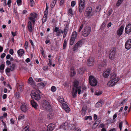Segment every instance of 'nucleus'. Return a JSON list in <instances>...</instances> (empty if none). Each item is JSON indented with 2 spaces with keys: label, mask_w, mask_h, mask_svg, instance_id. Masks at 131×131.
I'll list each match as a JSON object with an SVG mask.
<instances>
[{
  "label": "nucleus",
  "mask_w": 131,
  "mask_h": 131,
  "mask_svg": "<svg viewBox=\"0 0 131 131\" xmlns=\"http://www.w3.org/2000/svg\"><path fill=\"white\" fill-rule=\"evenodd\" d=\"M6 63L7 66H8L11 64L10 61L9 60H7L6 61Z\"/></svg>",
  "instance_id": "64"
},
{
  "label": "nucleus",
  "mask_w": 131,
  "mask_h": 131,
  "mask_svg": "<svg viewBox=\"0 0 131 131\" xmlns=\"http://www.w3.org/2000/svg\"><path fill=\"white\" fill-rule=\"evenodd\" d=\"M75 39L71 38L70 40L69 44L70 46L74 44L75 40Z\"/></svg>",
  "instance_id": "37"
},
{
  "label": "nucleus",
  "mask_w": 131,
  "mask_h": 131,
  "mask_svg": "<svg viewBox=\"0 0 131 131\" xmlns=\"http://www.w3.org/2000/svg\"><path fill=\"white\" fill-rule=\"evenodd\" d=\"M42 69L44 71L47 70L48 69V67L47 66H44L43 67Z\"/></svg>",
  "instance_id": "63"
},
{
  "label": "nucleus",
  "mask_w": 131,
  "mask_h": 131,
  "mask_svg": "<svg viewBox=\"0 0 131 131\" xmlns=\"http://www.w3.org/2000/svg\"><path fill=\"white\" fill-rule=\"evenodd\" d=\"M46 14L44 13V15L43 16L42 22V24L45 23L47 20V16L48 14H47V13Z\"/></svg>",
  "instance_id": "29"
},
{
  "label": "nucleus",
  "mask_w": 131,
  "mask_h": 131,
  "mask_svg": "<svg viewBox=\"0 0 131 131\" xmlns=\"http://www.w3.org/2000/svg\"><path fill=\"white\" fill-rule=\"evenodd\" d=\"M56 0H54L50 4V6L52 8H53L55 6L56 2Z\"/></svg>",
  "instance_id": "40"
},
{
  "label": "nucleus",
  "mask_w": 131,
  "mask_h": 131,
  "mask_svg": "<svg viewBox=\"0 0 131 131\" xmlns=\"http://www.w3.org/2000/svg\"><path fill=\"white\" fill-rule=\"evenodd\" d=\"M110 76L111 80L108 82L107 85L109 86L112 87L119 80V79L114 72L111 73Z\"/></svg>",
  "instance_id": "1"
},
{
  "label": "nucleus",
  "mask_w": 131,
  "mask_h": 131,
  "mask_svg": "<svg viewBox=\"0 0 131 131\" xmlns=\"http://www.w3.org/2000/svg\"><path fill=\"white\" fill-rule=\"evenodd\" d=\"M59 27H56L54 29V32H56L58 31H59Z\"/></svg>",
  "instance_id": "61"
},
{
  "label": "nucleus",
  "mask_w": 131,
  "mask_h": 131,
  "mask_svg": "<svg viewBox=\"0 0 131 131\" xmlns=\"http://www.w3.org/2000/svg\"><path fill=\"white\" fill-rule=\"evenodd\" d=\"M17 67V66L15 64L12 63V65L10 66L11 71H14Z\"/></svg>",
  "instance_id": "25"
},
{
  "label": "nucleus",
  "mask_w": 131,
  "mask_h": 131,
  "mask_svg": "<svg viewBox=\"0 0 131 131\" xmlns=\"http://www.w3.org/2000/svg\"><path fill=\"white\" fill-rule=\"evenodd\" d=\"M28 43L27 41H26L25 42L24 46L25 49H26L28 47Z\"/></svg>",
  "instance_id": "59"
},
{
  "label": "nucleus",
  "mask_w": 131,
  "mask_h": 131,
  "mask_svg": "<svg viewBox=\"0 0 131 131\" xmlns=\"http://www.w3.org/2000/svg\"><path fill=\"white\" fill-rule=\"evenodd\" d=\"M124 29L123 26H122L120 27L117 31V34L119 36H121L122 34Z\"/></svg>",
  "instance_id": "18"
},
{
  "label": "nucleus",
  "mask_w": 131,
  "mask_h": 131,
  "mask_svg": "<svg viewBox=\"0 0 131 131\" xmlns=\"http://www.w3.org/2000/svg\"><path fill=\"white\" fill-rule=\"evenodd\" d=\"M70 72V77H73L76 75V71L75 70L74 67L72 66L71 68Z\"/></svg>",
  "instance_id": "16"
},
{
  "label": "nucleus",
  "mask_w": 131,
  "mask_h": 131,
  "mask_svg": "<svg viewBox=\"0 0 131 131\" xmlns=\"http://www.w3.org/2000/svg\"><path fill=\"white\" fill-rule=\"evenodd\" d=\"M21 0H17L16 2L17 5L18 6L21 5H22Z\"/></svg>",
  "instance_id": "46"
},
{
  "label": "nucleus",
  "mask_w": 131,
  "mask_h": 131,
  "mask_svg": "<svg viewBox=\"0 0 131 131\" xmlns=\"http://www.w3.org/2000/svg\"><path fill=\"white\" fill-rule=\"evenodd\" d=\"M30 95L33 99L38 101L41 99L40 95L39 92L36 90H32L30 94Z\"/></svg>",
  "instance_id": "3"
},
{
  "label": "nucleus",
  "mask_w": 131,
  "mask_h": 131,
  "mask_svg": "<svg viewBox=\"0 0 131 131\" xmlns=\"http://www.w3.org/2000/svg\"><path fill=\"white\" fill-rule=\"evenodd\" d=\"M111 70L109 69H107L103 74V76L105 78H107L109 75Z\"/></svg>",
  "instance_id": "20"
},
{
  "label": "nucleus",
  "mask_w": 131,
  "mask_h": 131,
  "mask_svg": "<svg viewBox=\"0 0 131 131\" xmlns=\"http://www.w3.org/2000/svg\"><path fill=\"white\" fill-rule=\"evenodd\" d=\"M124 0H118L116 4V6H119L123 2Z\"/></svg>",
  "instance_id": "39"
},
{
  "label": "nucleus",
  "mask_w": 131,
  "mask_h": 131,
  "mask_svg": "<svg viewBox=\"0 0 131 131\" xmlns=\"http://www.w3.org/2000/svg\"><path fill=\"white\" fill-rule=\"evenodd\" d=\"M29 20H31L34 24H35L36 21V19L35 18L32 17H30L29 18Z\"/></svg>",
  "instance_id": "43"
},
{
  "label": "nucleus",
  "mask_w": 131,
  "mask_h": 131,
  "mask_svg": "<svg viewBox=\"0 0 131 131\" xmlns=\"http://www.w3.org/2000/svg\"><path fill=\"white\" fill-rule=\"evenodd\" d=\"M63 86L65 87H68L69 86V83L68 82L66 81L63 84Z\"/></svg>",
  "instance_id": "57"
},
{
  "label": "nucleus",
  "mask_w": 131,
  "mask_h": 131,
  "mask_svg": "<svg viewBox=\"0 0 131 131\" xmlns=\"http://www.w3.org/2000/svg\"><path fill=\"white\" fill-rule=\"evenodd\" d=\"M45 84H44L42 82H41L38 83V85L39 86H40L41 88H43L46 85Z\"/></svg>",
  "instance_id": "36"
},
{
  "label": "nucleus",
  "mask_w": 131,
  "mask_h": 131,
  "mask_svg": "<svg viewBox=\"0 0 131 131\" xmlns=\"http://www.w3.org/2000/svg\"><path fill=\"white\" fill-rule=\"evenodd\" d=\"M87 64L89 66H93L94 63V58L92 57H90L87 60Z\"/></svg>",
  "instance_id": "11"
},
{
  "label": "nucleus",
  "mask_w": 131,
  "mask_h": 131,
  "mask_svg": "<svg viewBox=\"0 0 131 131\" xmlns=\"http://www.w3.org/2000/svg\"><path fill=\"white\" fill-rule=\"evenodd\" d=\"M72 10L71 8H70L69 9L68 11V15L69 16H71L72 15Z\"/></svg>",
  "instance_id": "38"
},
{
  "label": "nucleus",
  "mask_w": 131,
  "mask_h": 131,
  "mask_svg": "<svg viewBox=\"0 0 131 131\" xmlns=\"http://www.w3.org/2000/svg\"><path fill=\"white\" fill-rule=\"evenodd\" d=\"M30 103L32 106L34 107L35 110L38 109V104L34 100H31Z\"/></svg>",
  "instance_id": "22"
},
{
  "label": "nucleus",
  "mask_w": 131,
  "mask_h": 131,
  "mask_svg": "<svg viewBox=\"0 0 131 131\" xmlns=\"http://www.w3.org/2000/svg\"><path fill=\"white\" fill-rule=\"evenodd\" d=\"M24 52V51L23 49H20L17 51V53L19 56H21Z\"/></svg>",
  "instance_id": "26"
},
{
  "label": "nucleus",
  "mask_w": 131,
  "mask_h": 131,
  "mask_svg": "<svg viewBox=\"0 0 131 131\" xmlns=\"http://www.w3.org/2000/svg\"><path fill=\"white\" fill-rule=\"evenodd\" d=\"M89 82L90 85L93 86H96L97 83L96 79L92 75H90L89 77Z\"/></svg>",
  "instance_id": "6"
},
{
  "label": "nucleus",
  "mask_w": 131,
  "mask_h": 131,
  "mask_svg": "<svg viewBox=\"0 0 131 131\" xmlns=\"http://www.w3.org/2000/svg\"><path fill=\"white\" fill-rule=\"evenodd\" d=\"M56 90V88L55 86H52L51 88V91L53 92H55Z\"/></svg>",
  "instance_id": "41"
},
{
  "label": "nucleus",
  "mask_w": 131,
  "mask_h": 131,
  "mask_svg": "<svg viewBox=\"0 0 131 131\" xmlns=\"http://www.w3.org/2000/svg\"><path fill=\"white\" fill-rule=\"evenodd\" d=\"M43 106L44 108L47 110H49L51 108V106L49 103L46 100L43 101Z\"/></svg>",
  "instance_id": "10"
},
{
  "label": "nucleus",
  "mask_w": 131,
  "mask_h": 131,
  "mask_svg": "<svg viewBox=\"0 0 131 131\" xmlns=\"http://www.w3.org/2000/svg\"><path fill=\"white\" fill-rule=\"evenodd\" d=\"M58 101L61 104L63 103L64 102V100L63 97H62L60 96H59L58 98Z\"/></svg>",
  "instance_id": "30"
},
{
  "label": "nucleus",
  "mask_w": 131,
  "mask_h": 131,
  "mask_svg": "<svg viewBox=\"0 0 131 131\" xmlns=\"http://www.w3.org/2000/svg\"><path fill=\"white\" fill-rule=\"evenodd\" d=\"M85 39H82L78 41L75 44L72 48L74 52H77L79 48L81 47L82 45L84 43Z\"/></svg>",
  "instance_id": "2"
},
{
  "label": "nucleus",
  "mask_w": 131,
  "mask_h": 131,
  "mask_svg": "<svg viewBox=\"0 0 131 131\" xmlns=\"http://www.w3.org/2000/svg\"><path fill=\"white\" fill-rule=\"evenodd\" d=\"M21 110L24 112H26L28 110V107L25 104H23L20 107Z\"/></svg>",
  "instance_id": "19"
},
{
  "label": "nucleus",
  "mask_w": 131,
  "mask_h": 131,
  "mask_svg": "<svg viewBox=\"0 0 131 131\" xmlns=\"http://www.w3.org/2000/svg\"><path fill=\"white\" fill-rule=\"evenodd\" d=\"M34 81H33V79L32 77H30L29 78L28 80V82L29 83L32 85L34 84Z\"/></svg>",
  "instance_id": "34"
},
{
  "label": "nucleus",
  "mask_w": 131,
  "mask_h": 131,
  "mask_svg": "<svg viewBox=\"0 0 131 131\" xmlns=\"http://www.w3.org/2000/svg\"><path fill=\"white\" fill-rule=\"evenodd\" d=\"M81 91L80 92V93H78L79 91L78 90L72 89V93L73 97V98H74L76 96L77 92L78 94H81Z\"/></svg>",
  "instance_id": "17"
},
{
  "label": "nucleus",
  "mask_w": 131,
  "mask_h": 131,
  "mask_svg": "<svg viewBox=\"0 0 131 131\" xmlns=\"http://www.w3.org/2000/svg\"><path fill=\"white\" fill-rule=\"evenodd\" d=\"M48 60H49V63L48 64V65L49 66H51L52 65V59H49Z\"/></svg>",
  "instance_id": "51"
},
{
  "label": "nucleus",
  "mask_w": 131,
  "mask_h": 131,
  "mask_svg": "<svg viewBox=\"0 0 131 131\" xmlns=\"http://www.w3.org/2000/svg\"><path fill=\"white\" fill-rule=\"evenodd\" d=\"M126 102V99H124L121 102L119 103V105L120 106H122Z\"/></svg>",
  "instance_id": "50"
},
{
  "label": "nucleus",
  "mask_w": 131,
  "mask_h": 131,
  "mask_svg": "<svg viewBox=\"0 0 131 131\" xmlns=\"http://www.w3.org/2000/svg\"><path fill=\"white\" fill-rule=\"evenodd\" d=\"M85 0H80L78 7V10L79 13H81L83 11L85 7Z\"/></svg>",
  "instance_id": "4"
},
{
  "label": "nucleus",
  "mask_w": 131,
  "mask_h": 131,
  "mask_svg": "<svg viewBox=\"0 0 131 131\" xmlns=\"http://www.w3.org/2000/svg\"><path fill=\"white\" fill-rule=\"evenodd\" d=\"M15 95L17 98L18 99H19L20 97V93L18 91L16 93Z\"/></svg>",
  "instance_id": "49"
},
{
  "label": "nucleus",
  "mask_w": 131,
  "mask_h": 131,
  "mask_svg": "<svg viewBox=\"0 0 131 131\" xmlns=\"http://www.w3.org/2000/svg\"><path fill=\"white\" fill-rule=\"evenodd\" d=\"M5 65L4 64H2L0 66V69L1 70H4Z\"/></svg>",
  "instance_id": "56"
},
{
  "label": "nucleus",
  "mask_w": 131,
  "mask_h": 131,
  "mask_svg": "<svg viewBox=\"0 0 131 131\" xmlns=\"http://www.w3.org/2000/svg\"><path fill=\"white\" fill-rule=\"evenodd\" d=\"M67 40L66 39L64 40V42L63 43V48L64 49L66 48V47L67 46Z\"/></svg>",
  "instance_id": "31"
},
{
  "label": "nucleus",
  "mask_w": 131,
  "mask_h": 131,
  "mask_svg": "<svg viewBox=\"0 0 131 131\" xmlns=\"http://www.w3.org/2000/svg\"><path fill=\"white\" fill-rule=\"evenodd\" d=\"M91 30V27L89 26H87L84 28L82 31V35L84 37L88 36L90 34Z\"/></svg>",
  "instance_id": "5"
},
{
  "label": "nucleus",
  "mask_w": 131,
  "mask_h": 131,
  "mask_svg": "<svg viewBox=\"0 0 131 131\" xmlns=\"http://www.w3.org/2000/svg\"><path fill=\"white\" fill-rule=\"evenodd\" d=\"M24 115L21 114L18 117V120H20L24 119Z\"/></svg>",
  "instance_id": "44"
},
{
  "label": "nucleus",
  "mask_w": 131,
  "mask_h": 131,
  "mask_svg": "<svg viewBox=\"0 0 131 131\" xmlns=\"http://www.w3.org/2000/svg\"><path fill=\"white\" fill-rule=\"evenodd\" d=\"M47 131H52L53 129L49 125H48L47 127Z\"/></svg>",
  "instance_id": "53"
},
{
  "label": "nucleus",
  "mask_w": 131,
  "mask_h": 131,
  "mask_svg": "<svg viewBox=\"0 0 131 131\" xmlns=\"http://www.w3.org/2000/svg\"><path fill=\"white\" fill-rule=\"evenodd\" d=\"M13 12L15 15L17 16L18 15L17 9L15 8H13Z\"/></svg>",
  "instance_id": "45"
},
{
  "label": "nucleus",
  "mask_w": 131,
  "mask_h": 131,
  "mask_svg": "<svg viewBox=\"0 0 131 131\" xmlns=\"http://www.w3.org/2000/svg\"><path fill=\"white\" fill-rule=\"evenodd\" d=\"M125 47L126 49L127 50H129L131 48V39H129L126 41Z\"/></svg>",
  "instance_id": "12"
},
{
  "label": "nucleus",
  "mask_w": 131,
  "mask_h": 131,
  "mask_svg": "<svg viewBox=\"0 0 131 131\" xmlns=\"http://www.w3.org/2000/svg\"><path fill=\"white\" fill-rule=\"evenodd\" d=\"M84 69L83 67L80 68L79 70V74H82L84 72Z\"/></svg>",
  "instance_id": "32"
},
{
  "label": "nucleus",
  "mask_w": 131,
  "mask_h": 131,
  "mask_svg": "<svg viewBox=\"0 0 131 131\" xmlns=\"http://www.w3.org/2000/svg\"><path fill=\"white\" fill-rule=\"evenodd\" d=\"M100 122V121L99 120V119H97L95 122L93 124V126L92 127L93 129H95L98 126Z\"/></svg>",
  "instance_id": "23"
},
{
  "label": "nucleus",
  "mask_w": 131,
  "mask_h": 131,
  "mask_svg": "<svg viewBox=\"0 0 131 131\" xmlns=\"http://www.w3.org/2000/svg\"><path fill=\"white\" fill-rule=\"evenodd\" d=\"M27 29L30 32L33 31L34 27L32 26V23L30 21L28 22L27 25Z\"/></svg>",
  "instance_id": "15"
},
{
  "label": "nucleus",
  "mask_w": 131,
  "mask_h": 131,
  "mask_svg": "<svg viewBox=\"0 0 131 131\" xmlns=\"http://www.w3.org/2000/svg\"><path fill=\"white\" fill-rule=\"evenodd\" d=\"M12 2V1L11 0H9L8 1L7 3V4L8 5L9 7H10L11 6V3Z\"/></svg>",
  "instance_id": "58"
},
{
  "label": "nucleus",
  "mask_w": 131,
  "mask_h": 131,
  "mask_svg": "<svg viewBox=\"0 0 131 131\" xmlns=\"http://www.w3.org/2000/svg\"><path fill=\"white\" fill-rule=\"evenodd\" d=\"M30 2L31 3L30 6L31 7H32L35 4L34 0H30Z\"/></svg>",
  "instance_id": "54"
},
{
  "label": "nucleus",
  "mask_w": 131,
  "mask_h": 131,
  "mask_svg": "<svg viewBox=\"0 0 131 131\" xmlns=\"http://www.w3.org/2000/svg\"><path fill=\"white\" fill-rule=\"evenodd\" d=\"M62 108L65 110V111L67 113L70 111V109L68 106L65 103H63L61 105Z\"/></svg>",
  "instance_id": "14"
},
{
  "label": "nucleus",
  "mask_w": 131,
  "mask_h": 131,
  "mask_svg": "<svg viewBox=\"0 0 131 131\" xmlns=\"http://www.w3.org/2000/svg\"><path fill=\"white\" fill-rule=\"evenodd\" d=\"M80 82L77 80H75L73 83V89H77L79 91V93H80L82 87L81 86H79Z\"/></svg>",
  "instance_id": "8"
},
{
  "label": "nucleus",
  "mask_w": 131,
  "mask_h": 131,
  "mask_svg": "<svg viewBox=\"0 0 131 131\" xmlns=\"http://www.w3.org/2000/svg\"><path fill=\"white\" fill-rule=\"evenodd\" d=\"M92 8L91 7H88L86 9L84 13V15L87 17H89L93 15Z\"/></svg>",
  "instance_id": "7"
},
{
  "label": "nucleus",
  "mask_w": 131,
  "mask_h": 131,
  "mask_svg": "<svg viewBox=\"0 0 131 131\" xmlns=\"http://www.w3.org/2000/svg\"><path fill=\"white\" fill-rule=\"evenodd\" d=\"M30 15L31 17H32L35 18H37V14L34 12H32L31 13Z\"/></svg>",
  "instance_id": "35"
},
{
  "label": "nucleus",
  "mask_w": 131,
  "mask_h": 131,
  "mask_svg": "<svg viewBox=\"0 0 131 131\" xmlns=\"http://www.w3.org/2000/svg\"><path fill=\"white\" fill-rule=\"evenodd\" d=\"M83 24H81V26L80 27L79 30H78V32H80L81 31L82 29V28L83 27Z\"/></svg>",
  "instance_id": "55"
},
{
  "label": "nucleus",
  "mask_w": 131,
  "mask_h": 131,
  "mask_svg": "<svg viewBox=\"0 0 131 131\" xmlns=\"http://www.w3.org/2000/svg\"><path fill=\"white\" fill-rule=\"evenodd\" d=\"M14 51L12 49H10L9 50V53L11 55H13L14 53Z\"/></svg>",
  "instance_id": "62"
},
{
  "label": "nucleus",
  "mask_w": 131,
  "mask_h": 131,
  "mask_svg": "<svg viewBox=\"0 0 131 131\" xmlns=\"http://www.w3.org/2000/svg\"><path fill=\"white\" fill-rule=\"evenodd\" d=\"M64 0H59V4L60 6L63 5L64 3Z\"/></svg>",
  "instance_id": "52"
},
{
  "label": "nucleus",
  "mask_w": 131,
  "mask_h": 131,
  "mask_svg": "<svg viewBox=\"0 0 131 131\" xmlns=\"http://www.w3.org/2000/svg\"><path fill=\"white\" fill-rule=\"evenodd\" d=\"M22 131H30L29 126H26L23 128Z\"/></svg>",
  "instance_id": "42"
},
{
  "label": "nucleus",
  "mask_w": 131,
  "mask_h": 131,
  "mask_svg": "<svg viewBox=\"0 0 131 131\" xmlns=\"http://www.w3.org/2000/svg\"><path fill=\"white\" fill-rule=\"evenodd\" d=\"M116 52V49L115 48H112L110 50L109 57L110 59H113L115 56Z\"/></svg>",
  "instance_id": "9"
},
{
  "label": "nucleus",
  "mask_w": 131,
  "mask_h": 131,
  "mask_svg": "<svg viewBox=\"0 0 131 131\" xmlns=\"http://www.w3.org/2000/svg\"><path fill=\"white\" fill-rule=\"evenodd\" d=\"M50 127H51L53 129H54L56 125L54 123H52L50 124L49 125Z\"/></svg>",
  "instance_id": "48"
},
{
  "label": "nucleus",
  "mask_w": 131,
  "mask_h": 131,
  "mask_svg": "<svg viewBox=\"0 0 131 131\" xmlns=\"http://www.w3.org/2000/svg\"><path fill=\"white\" fill-rule=\"evenodd\" d=\"M125 32L127 34L131 33V24H129L126 25L125 29Z\"/></svg>",
  "instance_id": "13"
},
{
  "label": "nucleus",
  "mask_w": 131,
  "mask_h": 131,
  "mask_svg": "<svg viewBox=\"0 0 131 131\" xmlns=\"http://www.w3.org/2000/svg\"><path fill=\"white\" fill-rule=\"evenodd\" d=\"M87 110L86 107H83L82 108V110L81 111V114H85V112Z\"/></svg>",
  "instance_id": "33"
},
{
  "label": "nucleus",
  "mask_w": 131,
  "mask_h": 131,
  "mask_svg": "<svg viewBox=\"0 0 131 131\" xmlns=\"http://www.w3.org/2000/svg\"><path fill=\"white\" fill-rule=\"evenodd\" d=\"M76 4L75 2L74 1H72L71 2V6L72 7H73Z\"/></svg>",
  "instance_id": "60"
},
{
  "label": "nucleus",
  "mask_w": 131,
  "mask_h": 131,
  "mask_svg": "<svg viewBox=\"0 0 131 131\" xmlns=\"http://www.w3.org/2000/svg\"><path fill=\"white\" fill-rule=\"evenodd\" d=\"M104 104V102L103 101H101L97 102L96 104V107L97 108H99L101 107Z\"/></svg>",
  "instance_id": "24"
},
{
  "label": "nucleus",
  "mask_w": 131,
  "mask_h": 131,
  "mask_svg": "<svg viewBox=\"0 0 131 131\" xmlns=\"http://www.w3.org/2000/svg\"><path fill=\"white\" fill-rule=\"evenodd\" d=\"M16 86L17 90L18 91H20L21 92L23 91L24 87L23 85L17 84V85Z\"/></svg>",
  "instance_id": "21"
},
{
  "label": "nucleus",
  "mask_w": 131,
  "mask_h": 131,
  "mask_svg": "<svg viewBox=\"0 0 131 131\" xmlns=\"http://www.w3.org/2000/svg\"><path fill=\"white\" fill-rule=\"evenodd\" d=\"M77 37V33L76 31H74L73 32L72 34V36L71 38L75 39Z\"/></svg>",
  "instance_id": "27"
},
{
  "label": "nucleus",
  "mask_w": 131,
  "mask_h": 131,
  "mask_svg": "<svg viewBox=\"0 0 131 131\" xmlns=\"http://www.w3.org/2000/svg\"><path fill=\"white\" fill-rule=\"evenodd\" d=\"M47 117L49 119H51L54 117V115L53 113L52 112L49 113L47 115Z\"/></svg>",
  "instance_id": "28"
},
{
  "label": "nucleus",
  "mask_w": 131,
  "mask_h": 131,
  "mask_svg": "<svg viewBox=\"0 0 131 131\" xmlns=\"http://www.w3.org/2000/svg\"><path fill=\"white\" fill-rule=\"evenodd\" d=\"M89 119L91 121L92 120V118L91 116H86L85 117V120H87V119Z\"/></svg>",
  "instance_id": "47"
}]
</instances>
